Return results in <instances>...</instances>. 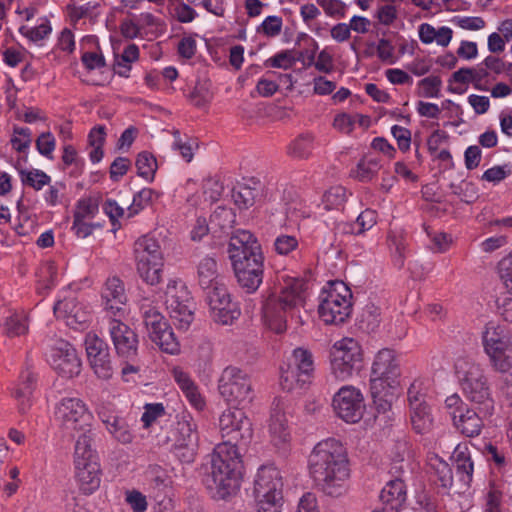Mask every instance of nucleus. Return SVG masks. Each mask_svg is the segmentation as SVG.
I'll use <instances>...</instances> for the list:
<instances>
[{
  "label": "nucleus",
  "instance_id": "obj_19",
  "mask_svg": "<svg viewBox=\"0 0 512 512\" xmlns=\"http://www.w3.org/2000/svg\"><path fill=\"white\" fill-rule=\"evenodd\" d=\"M229 259H245V253L257 257L263 255L261 244L249 230L237 229L230 236L227 249Z\"/></svg>",
  "mask_w": 512,
  "mask_h": 512
},
{
  "label": "nucleus",
  "instance_id": "obj_34",
  "mask_svg": "<svg viewBox=\"0 0 512 512\" xmlns=\"http://www.w3.org/2000/svg\"><path fill=\"white\" fill-rule=\"evenodd\" d=\"M314 149V136L311 133L298 135L288 146V154L294 158L307 159Z\"/></svg>",
  "mask_w": 512,
  "mask_h": 512
},
{
  "label": "nucleus",
  "instance_id": "obj_45",
  "mask_svg": "<svg viewBox=\"0 0 512 512\" xmlns=\"http://www.w3.org/2000/svg\"><path fill=\"white\" fill-rule=\"evenodd\" d=\"M493 368L501 373H506L512 367V357L507 354V350L489 351L485 350Z\"/></svg>",
  "mask_w": 512,
  "mask_h": 512
},
{
  "label": "nucleus",
  "instance_id": "obj_7",
  "mask_svg": "<svg viewBox=\"0 0 512 512\" xmlns=\"http://www.w3.org/2000/svg\"><path fill=\"white\" fill-rule=\"evenodd\" d=\"M218 390L231 406L246 407L254 398L250 376L236 366H227L218 380Z\"/></svg>",
  "mask_w": 512,
  "mask_h": 512
},
{
  "label": "nucleus",
  "instance_id": "obj_62",
  "mask_svg": "<svg viewBox=\"0 0 512 512\" xmlns=\"http://www.w3.org/2000/svg\"><path fill=\"white\" fill-rule=\"evenodd\" d=\"M298 246V240L294 236L280 235L274 241L275 251L280 255H288Z\"/></svg>",
  "mask_w": 512,
  "mask_h": 512
},
{
  "label": "nucleus",
  "instance_id": "obj_53",
  "mask_svg": "<svg viewBox=\"0 0 512 512\" xmlns=\"http://www.w3.org/2000/svg\"><path fill=\"white\" fill-rule=\"evenodd\" d=\"M388 244L392 251L393 264L398 269L404 266L405 245L402 239L396 236H388Z\"/></svg>",
  "mask_w": 512,
  "mask_h": 512
},
{
  "label": "nucleus",
  "instance_id": "obj_30",
  "mask_svg": "<svg viewBox=\"0 0 512 512\" xmlns=\"http://www.w3.org/2000/svg\"><path fill=\"white\" fill-rule=\"evenodd\" d=\"M79 433L75 443L74 464L81 465L90 462H98L97 452L92 448L94 438L92 429L81 430Z\"/></svg>",
  "mask_w": 512,
  "mask_h": 512
},
{
  "label": "nucleus",
  "instance_id": "obj_59",
  "mask_svg": "<svg viewBox=\"0 0 512 512\" xmlns=\"http://www.w3.org/2000/svg\"><path fill=\"white\" fill-rule=\"evenodd\" d=\"M377 222V213L372 209H365L356 219L357 233L363 234L371 229Z\"/></svg>",
  "mask_w": 512,
  "mask_h": 512
},
{
  "label": "nucleus",
  "instance_id": "obj_63",
  "mask_svg": "<svg viewBox=\"0 0 512 512\" xmlns=\"http://www.w3.org/2000/svg\"><path fill=\"white\" fill-rule=\"evenodd\" d=\"M391 133L397 140L398 148L402 152H407L411 145V131L405 127L394 125L391 128Z\"/></svg>",
  "mask_w": 512,
  "mask_h": 512
},
{
  "label": "nucleus",
  "instance_id": "obj_12",
  "mask_svg": "<svg viewBox=\"0 0 512 512\" xmlns=\"http://www.w3.org/2000/svg\"><path fill=\"white\" fill-rule=\"evenodd\" d=\"M332 406L337 416L347 423L359 422L365 411L361 391L350 385L339 389L333 397Z\"/></svg>",
  "mask_w": 512,
  "mask_h": 512
},
{
  "label": "nucleus",
  "instance_id": "obj_16",
  "mask_svg": "<svg viewBox=\"0 0 512 512\" xmlns=\"http://www.w3.org/2000/svg\"><path fill=\"white\" fill-rule=\"evenodd\" d=\"M250 263L240 259L230 260L239 286L247 293L255 292L263 281L264 255Z\"/></svg>",
  "mask_w": 512,
  "mask_h": 512
},
{
  "label": "nucleus",
  "instance_id": "obj_40",
  "mask_svg": "<svg viewBox=\"0 0 512 512\" xmlns=\"http://www.w3.org/2000/svg\"><path fill=\"white\" fill-rule=\"evenodd\" d=\"M80 312L81 307L73 298L58 301L54 306V314L57 319L78 320L80 317Z\"/></svg>",
  "mask_w": 512,
  "mask_h": 512
},
{
  "label": "nucleus",
  "instance_id": "obj_9",
  "mask_svg": "<svg viewBox=\"0 0 512 512\" xmlns=\"http://www.w3.org/2000/svg\"><path fill=\"white\" fill-rule=\"evenodd\" d=\"M292 359L293 364L280 368V385L286 391L306 387L314 376V359L311 351L296 348L293 350Z\"/></svg>",
  "mask_w": 512,
  "mask_h": 512
},
{
  "label": "nucleus",
  "instance_id": "obj_48",
  "mask_svg": "<svg viewBox=\"0 0 512 512\" xmlns=\"http://www.w3.org/2000/svg\"><path fill=\"white\" fill-rule=\"evenodd\" d=\"M269 430L271 434L278 437L282 441H286L289 433L287 432V424L285 415L280 411L271 414Z\"/></svg>",
  "mask_w": 512,
  "mask_h": 512
},
{
  "label": "nucleus",
  "instance_id": "obj_57",
  "mask_svg": "<svg viewBox=\"0 0 512 512\" xmlns=\"http://www.w3.org/2000/svg\"><path fill=\"white\" fill-rule=\"evenodd\" d=\"M131 162L127 157H117L111 163L109 169L110 179L113 182H118L130 169Z\"/></svg>",
  "mask_w": 512,
  "mask_h": 512
},
{
  "label": "nucleus",
  "instance_id": "obj_37",
  "mask_svg": "<svg viewBox=\"0 0 512 512\" xmlns=\"http://www.w3.org/2000/svg\"><path fill=\"white\" fill-rule=\"evenodd\" d=\"M178 436L175 441L183 442L184 444L198 445V432L196 424L190 416H183L177 423Z\"/></svg>",
  "mask_w": 512,
  "mask_h": 512
},
{
  "label": "nucleus",
  "instance_id": "obj_25",
  "mask_svg": "<svg viewBox=\"0 0 512 512\" xmlns=\"http://www.w3.org/2000/svg\"><path fill=\"white\" fill-rule=\"evenodd\" d=\"M450 414L456 429L466 437L478 436L484 426L483 418L486 417L480 413V410L476 411L468 407L462 409L460 414L455 412Z\"/></svg>",
  "mask_w": 512,
  "mask_h": 512
},
{
  "label": "nucleus",
  "instance_id": "obj_50",
  "mask_svg": "<svg viewBox=\"0 0 512 512\" xmlns=\"http://www.w3.org/2000/svg\"><path fill=\"white\" fill-rule=\"evenodd\" d=\"M449 187L454 195L463 196L461 200L467 204H471L478 199V190L473 182H466L464 187L451 183Z\"/></svg>",
  "mask_w": 512,
  "mask_h": 512
},
{
  "label": "nucleus",
  "instance_id": "obj_41",
  "mask_svg": "<svg viewBox=\"0 0 512 512\" xmlns=\"http://www.w3.org/2000/svg\"><path fill=\"white\" fill-rule=\"evenodd\" d=\"M347 201V190L343 186H333L323 195L326 210L341 209Z\"/></svg>",
  "mask_w": 512,
  "mask_h": 512
},
{
  "label": "nucleus",
  "instance_id": "obj_35",
  "mask_svg": "<svg viewBox=\"0 0 512 512\" xmlns=\"http://www.w3.org/2000/svg\"><path fill=\"white\" fill-rule=\"evenodd\" d=\"M21 182L25 186H29L36 191L41 190L44 186L49 185L51 177L42 170L33 169L28 171L24 168L18 169Z\"/></svg>",
  "mask_w": 512,
  "mask_h": 512
},
{
  "label": "nucleus",
  "instance_id": "obj_43",
  "mask_svg": "<svg viewBox=\"0 0 512 512\" xmlns=\"http://www.w3.org/2000/svg\"><path fill=\"white\" fill-rule=\"evenodd\" d=\"M234 222L235 213L230 208L219 206L210 216V225L212 227L217 226L221 230L232 227Z\"/></svg>",
  "mask_w": 512,
  "mask_h": 512
},
{
  "label": "nucleus",
  "instance_id": "obj_29",
  "mask_svg": "<svg viewBox=\"0 0 512 512\" xmlns=\"http://www.w3.org/2000/svg\"><path fill=\"white\" fill-rule=\"evenodd\" d=\"M76 479L80 490L84 494H92L100 486V465L99 462H90L75 465Z\"/></svg>",
  "mask_w": 512,
  "mask_h": 512
},
{
  "label": "nucleus",
  "instance_id": "obj_64",
  "mask_svg": "<svg viewBox=\"0 0 512 512\" xmlns=\"http://www.w3.org/2000/svg\"><path fill=\"white\" fill-rule=\"evenodd\" d=\"M125 500L133 512H146L148 504L146 497L141 492L127 491Z\"/></svg>",
  "mask_w": 512,
  "mask_h": 512
},
{
  "label": "nucleus",
  "instance_id": "obj_8",
  "mask_svg": "<svg viewBox=\"0 0 512 512\" xmlns=\"http://www.w3.org/2000/svg\"><path fill=\"white\" fill-rule=\"evenodd\" d=\"M137 272L149 285H157L161 281L163 253L159 242L152 237L142 236L134 244Z\"/></svg>",
  "mask_w": 512,
  "mask_h": 512
},
{
  "label": "nucleus",
  "instance_id": "obj_14",
  "mask_svg": "<svg viewBox=\"0 0 512 512\" xmlns=\"http://www.w3.org/2000/svg\"><path fill=\"white\" fill-rule=\"evenodd\" d=\"M84 344L87 359L96 376L104 380L110 379L113 365L108 344L94 333L86 334Z\"/></svg>",
  "mask_w": 512,
  "mask_h": 512
},
{
  "label": "nucleus",
  "instance_id": "obj_18",
  "mask_svg": "<svg viewBox=\"0 0 512 512\" xmlns=\"http://www.w3.org/2000/svg\"><path fill=\"white\" fill-rule=\"evenodd\" d=\"M206 299L213 317H218L222 320H237L241 315L238 304L231 300L224 284L214 286L207 293Z\"/></svg>",
  "mask_w": 512,
  "mask_h": 512
},
{
  "label": "nucleus",
  "instance_id": "obj_39",
  "mask_svg": "<svg viewBox=\"0 0 512 512\" xmlns=\"http://www.w3.org/2000/svg\"><path fill=\"white\" fill-rule=\"evenodd\" d=\"M160 194L151 188H143L133 196V201L128 207L129 216L132 217L138 214L145 207L152 204L154 199H157Z\"/></svg>",
  "mask_w": 512,
  "mask_h": 512
},
{
  "label": "nucleus",
  "instance_id": "obj_42",
  "mask_svg": "<svg viewBox=\"0 0 512 512\" xmlns=\"http://www.w3.org/2000/svg\"><path fill=\"white\" fill-rule=\"evenodd\" d=\"M98 212V202L97 200L87 197L81 198L77 201L75 210L73 213V220H75V224H78L80 220H84L85 218H93Z\"/></svg>",
  "mask_w": 512,
  "mask_h": 512
},
{
  "label": "nucleus",
  "instance_id": "obj_1",
  "mask_svg": "<svg viewBox=\"0 0 512 512\" xmlns=\"http://www.w3.org/2000/svg\"><path fill=\"white\" fill-rule=\"evenodd\" d=\"M308 468L326 495L337 497L342 494L350 468L346 449L340 441L328 438L317 443L309 455Z\"/></svg>",
  "mask_w": 512,
  "mask_h": 512
},
{
  "label": "nucleus",
  "instance_id": "obj_52",
  "mask_svg": "<svg viewBox=\"0 0 512 512\" xmlns=\"http://www.w3.org/2000/svg\"><path fill=\"white\" fill-rule=\"evenodd\" d=\"M140 316L145 320L149 318H159V320H164L165 317L161 312L162 306L154 301L144 298L138 304Z\"/></svg>",
  "mask_w": 512,
  "mask_h": 512
},
{
  "label": "nucleus",
  "instance_id": "obj_60",
  "mask_svg": "<svg viewBox=\"0 0 512 512\" xmlns=\"http://www.w3.org/2000/svg\"><path fill=\"white\" fill-rule=\"evenodd\" d=\"M317 4L323 8L329 16L344 17L346 13V4L341 0H316Z\"/></svg>",
  "mask_w": 512,
  "mask_h": 512
},
{
  "label": "nucleus",
  "instance_id": "obj_23",
  "mask_svg": "<svg viewBox=\"0 0 512 512\" xmlns=\"http://www.w3.org/2000/svg\"><path fill=\"white\" fill-rule=\"evenodd\" d=\"M338 295L327 293L318 305L319 317L323 320H346L352 312V302Z\"/></svg>",
  "mask_w": 512,
  "mask_h": 512
},
{
  "label": "nucleus",
  "instance_id": "obj_22",
  "mask_svg": "<svg viewBox=\"0 0 512 512\" xmlns=\"http://www.w3.org/2000/svg\"><path fill=\"white\" fill-rule=\"evenodd\" d=\"M102 299L104 309L111 313V317H123V307L113 305L112 303L116 302V304L126 305L127 296L125 294L123 281L120 278L114 276L107 279L102 291Z\"/></svg>",
  "mask_w": 512,
  "mask_h": 512
},
{
  "label": "nucleus",
  "instance_id": "obj_61",
  "mask_svg": "<svg viewBox=\"0 0 512 512\" xmlns=\"http://www.w3.org/2000/svg\"><path fill=\"white\" fill-rule=\"evenodd\" d=\"M144 409L145 411L141 417L144 427H149L157 418L165 414V408L162 403L146 404Z\"/></svg>",
  "mask_w": 512,
  "mask_h": 512
},
{
  "label": "nucleus",
  "instance_id": "obj_33",
  "mask_svg": "<svg viewBox=\"0 0 512 512\" xmlns=\"http://www.w3.org/2000/svg\"><path fill=\"white\" fill-rule=\"evenodd\" d=\"M20 382L13 394L16 399L21 400L20 411L24 413L29 406V399L36 386L35 375L30 370H25L20 374Z\"/></svg>",
  "mask_w": 512,
  "mask_h": 512
},
{
  "label": "nucleus",
  "instance_id": "obj_11",
  "mask_svg": "<svg viewBox=\"0 0 512 512\" xmlns=\"http://www.w3.org/2000/svg\"><path fill=\"white\" fill-rule=\"evenodd\" d=\"M55 418L66 430L79 432L91 428L92 414L80 398H63L55 408Z\"/></svg>",
  "mask_w": 512,
  "mask_h": 512
},
{
  "label": "nucleus",
  "instance_id": "obj_51",
  "mask_svg": "<svg viewBox=\"0 0 512 512\" xmlns=\"http://www.w3.org/2000/svg\"><path fill=\"white\" fill-rule=\"evenodd\" d=\"M296 62L290 50H284L265 61L267 67L290 69Z\"/></svg>",
  "mask_w": 512,
  "mask_h": 512
},
{
  "label": "nucleus",
  "instance_id": "obj_3",
  "mask_svg": "<svg viewBox=\"0 0 512 512\" xmlns=\"http://www.w3.org/2000/svg\"><path fill=\"white\" fill-rule=\"evenodd\" d=\"M401 368L395 352L384 348L372 363L370 393L376 410L385 413L391 408L400 387Z\"/></svg>",
  "mask_w": 512,
  "mask_h": 512
},
{
  "label": "nucleus",
  "instance_id": "obj_56",
  "mask_svg": "<svg viewBox=\"0 0 512 512\" xmlns=\"http://www.w3.org/2000/svg\"><path fill=\"white\" fill-rule=\"evenodd\" d=\"M198 445L184 444L175 441L173 452L182 463H192L196 456Z\"/></svg>",
  "mask_w": 512,
  "mask_h": 512
},
{
  "label": "nucleus",
  "instance_id": "obj_28",
  "mask_svg": "<svg viewBox=\"0 0 512 512\" xmlns=\"http://www.w3.org/2000/svg\"><path fill=\"white\" fill-rule=\"evenodd\" d=\"M261 182L258 179L251 178L245 183H238L232 189V198L235 205L246 210L252 207L261 196Z\"/></svg>",
  "mask_w": 512,
  "mask_h": 512
},
{
  "label": "nucleus",
  "instance_id": "obj_36",
  "mask_svg": "<svg viewBox=\"0 0 512 512\" xmlns=\"http://www.w3.org/2000/svg\"><path fill=\"white\" fill-rule=\"evenodd\" d=\"M135 166L138 176L152 181L157 171V160L154 155L148 151H142L137 155Z\"/></svg>",
  "mask_w": 512,
  "mask_h": 512
},
{
  "label": "nucleus",
  "instance_id": "obj_32",
  "mask_svg": "<svg viewBox=\"0 0 512 512\" xmlns=\"http://www.w3.org/2000/svg\"><path fill=\"white\" fill-rule=\"evenodd\" d=\"M99 415L102 419V422L106 425L108 431L117 441L123 444L132 442L133 434L125 419L116 415H110L107 417H105V415L102 413H99Z\"/></svg>",
  "mask_w": 512,
  "mask_h": 512
},
{
  "label": "nucleus",
  "instance_id": "obj_24",
  "mask_svg": "<svg viewBox=\"0 0 512 512\" xmlns=\"http://www.w3.org/2000/svg\"><path fill=\"white\" fill-rule=\"evenodd\" d=\"M145 323L151 340L159 346L161 351L172 355L179 352L180 345L169 322H151L150 326L148 322Z\"/></svg>",
  "mask_w": 512,
  "mask_h": 512
},
{
  "label": "nucleus",
  "instance_id": "obj_13",
  "mask_svg": "<svg viewBox=\"0 0 512 512\" xmlns=\"http://www.w3.org/2000/svg\"><path fill=\"white\" fill-rule=\"evenodd\" d=\"M422 382L414 381L407 392L410 406L411 424L416 433L425 434L432 428L433 418L426 393L422 391Z\"/></svg>",
  "mask_w": 512,
  "mask_h": 512
},
{
  "label": "nucleus",
  "instance_id": "obj_26",
  "mask_svg": "<svg viewBox=\"0 0 512 512\" xmlns=\"http://www.w3.org/2000/svg\"><path fill=\"white\" fill-rule=\"evenodd\" d=\"M379 498L384 504V508L373 512H398L406 501L404 482L401 479L390 480L381 490Z\"/></svg>",
  "mask_w": 512,
  "mask_h": 512
},
{
  "label": "nucleus",
  "instance_id": "obj_55",
  "mask_svg": "<svg viewBox=\"0 0 512 512\" xmlns=\"http://www.w3.org/2000/svg\"><path fill=\"white\" fill-rule=\"evenodd\" d=\"M283 21L279 16H268L262 24L257 28L258 33H262L267 37H275L280 34Z\"/></svg>",
  "mask_w": 512,
  "mask_h": 512
},
{
  "label": "nucleus",
  "instance_id": "obj_27",
  "mask_svg": "<svg viewBox=\"0 0 512 512\" xmlns=\"http://www.w3.org/2000/svg\"><path fill=\"white\" fill-rule=\"evenodd\" d=\"M511 342V334L507 327L500 322H488L483 333L484 350H508Z\"/></svg>",
  "mask_w": 512,
  "mask_h": 512
},
{
  "label": "nucleus",
  "instance_id": "obj_31",
  "mask_svg": "<svg viewBox=\"0 0 512 512\" xmlns=\"http://www.w3.org/2000/svg\"><path fill=\"white\" fill-rule=\"evenodd\" d=\"M198 281L203 289H213L224 284L218 274L217 262L212 257L203 258L198 265Z\"/></svg>",
  "mask_w": 512,
  "mask_h": 512
},
{
  "label": "nucleus",
  "instance_id": "obj_47",
  "mask_svg": "<svg viewBox=\"0 0 512 512\" xmlns=\"http://www.w3.org/2000/svg\"><path fill=\"white\" fill-rule=\"evenodd\" d=\"M442 80L439 76H428L419 81V86L422 87V92H419V96L426 98H438L440 97V88Z\"/></svg>",
  "mask_w": 512,
  "mask_h": 512
},
{
  "label": "nucleus",
  "instance_id": "obj_4",
  "mask_svg": "<svg viewBox=\"0 0 512 512\" xmlns=\"http://www.w3.org/2000/svg\"><path fill=\"white\" fill-rule=\"evenodd\" d=\"M330 373L339 381H347L363 368V351L353 338L336 341L329 350Z\"/></svg>",
  "mask_w": 512,
  "mask_h": 512
},
{
  "label": "nucleus",
  "instance_id": "obj_58",
  "mask_svg": "<svg viewBox=\"0 0 512 512\" xmlns=\"http://www.w3.org/2000/svg\"><path fill=\"white\" fill-rule=\"evenodd\" d=\"M258 512H280L282 495H268L267 497H255Z\"/></svg>",
  "mask_w": 512,
  "mask_h": 512
},
{
  "label": "nucleus",
  "instance_id": "obj_21",
  "mask_svg": "<svg viewBox=\"0 0 512 512\" xmlns=\"http://www.w3.org/2000/svg\"><path fill=\"white\" fill-rule=\"evenodd\" d=\"M283 484L280 472L272 466H262L258 469L254 481L255 497H267L268 495H282Z\"/></svg>",
  "mask_w": 512,
  "mask_h": 512
},
{
  "label": "nucleus",
  "instance_id": "obj_2",
  "mask_svg": "<svg viewBox=\"0 0 512 512\" xmlns=\"http://www.w3.org/2000/svg\"><path fill=\"white\" fill-rule=\"evenodd\" d=\"M242 469L240 452L228 451L226 446H215L210 471L203 480L212 498L226 500L235 495L240 488Z\"/></svg>",
  "mask_w": 512,
  "mask_h": 512
},
{
  "label": "nucleus",
  "instance_id": "obj_20",
  "mask_svg": "<svg viewBox=\"0 0 512 512\" xmlns=\"http://www.w3.org/2000/svg\"><path fill=\"white\" fill-rule=\"evenodd\" d=\"M175 293L169 289L167 292L166 310L169 316L174 320H185L193 317L196 310V302L187 290L186 286L181 285L179 289L173 288Z\"/></svg>",
  "mask_w": 512,
  "mask_h": 512
},
{
  "label": "nucleus",
  "instance_id": "obj_49",
  "mask_svg": "<svg viewBox=\"0 0 512 512\" xmlns=\"http://www.w3.org/2000/svg\"><path fill=\"white\" fill-rule=\"evenodd\" d=\"M94 135H97L98 145L93 147L92 151L89 153V157L93 163H97V162L101 161V159L103 158V155H104L103 145H104L105 136H106L105 127L99 125V126L92 128V130L89 133V138L93 139Z\"/></svg>",
  "mask_w": 512,
  "mask_h": 512
},
{
  "label": "nucleus",
  "instance_id": "obj_15",
  "mask_svg": "<svg viewBox=\"0 0 512 512\" xmlns=\"http://www.w3.org/2000/svg\"><path fill=\"white\" fill-rule=\"evenodd\" d=\"M50 363L58 375L71 379L78 376L82 369V361L77 350L66 341H60L51 350Z\"/></svg>",
  "mask_w": 512,
  "mask_h": 512
},
{
  "label": "nucleus",
  "instance_id": "obj_46",
  "mask_svg": "<svg viewBox=\"0 0 512 512\" xmlns=\"http://www.w3.org/2000/svg\"><path fill=\"white\" fill-rule=\"evenodd\" d=\"M497 273L507 292L512 295V251L498 262Z\"/></svg>",
  "mask_w": 512,
  "mask_h": 512
},
{
  "label": "nucleus",
  "instance_id": "obj_10",
  "mask_svg": "<svg viewBox=\"0 0 512 512\" xmlns=\"http://www.w3.org/2000/svg\"><path fill=\"white\" fill-rule=\"evenodd\" d=\"M462 391L466 398L477 405L484 416H489L494 410V401L483 370L477 364H471L460 380Z\"/></svg>",
  "mask_w": 512,
  "mask_h": 512
},
{
  "label": "nucleus",
  "instance_id": "obj_17",
  "mask_svg": "<svg viewBox=\"0 0 512 512\" xmlns=\"http://www.w3.org/2000/svg\"><path fill=\"white\" fill-rule=\"evenodd\" d=\"M110 329V335L119 357L134 362L138 355V335L125 322H116Z\"/></svg>",
  "mask_w": 512,
  "mask_h": 512
},
{
  "label": "nucleus",
  "instance_id": "obj_44",
  "mask_svg": "<svg viewBox=\"0 0 512 512\" xmlns=\"http://www.w3.org/2000/svg\"><path fill=\"white\" fill-rule=\"evenodd\" d=\"M380 167V161L376 158L361 159L357 165V178L362 182L370 181Z\"/></svg>",
  "mask_w": 512,
  "mask_h": 512
},
{
  "label": "nucleus",
  "instance_id": "obj_38",
  "mask_svg": "<svg viewBox=\"0 0 512 512\" xmlns=\"http://www.w3.org/2000/svg\"><path fill=\"white\" fill-rule=\"evenodd\" d=\"M213 94L210 91L208 80H197L192 91L188 95L189 101L197 108L206 107L212 100Z\"/></svg>",
  "mask_w": 512,
  "mask_h": 512
},
{
  "label": "nucleus",
  "instance_id": "obj_6",
  "mask_svg": "<svg viewBox=\"0 0 512 512\" xmlns=\"http://www.w3.org/2000/svg\"><path fill=\"white\" fill-rule=\"evenodd\" d=\"M306 289V282L302 279H293L282 290L281 295H272L264 302L262 310L264 320H287L301 316L299 306L303 302L302 294Z\"/></svg>",
  "mask_w": 512,
  "mask_h": 512
},
{
  "label": "nucleus",
  "instance_id": "obj_5",
  "mask_svg": "<svg viewBox=\"0 0 512 512\" xmlns=\"http://www.w3.org/2000/svg\"><path fill=\"white\" fill-rule=\"evenodd\" d=\"M219 430L222 442L217 446H226L228 451L240 452L251 441L252 423L242 407L232 406L219 417Z\"/></svg>",
  "mask_w": 512,
  "mask_h": 512
},
{
  "label": "nucleus",
  "instance_id": "obj_54",
  "mask_svg": "<svg viewBox=\"0 0 512 512\" xmlns=\"http://www.w3.org/2000/svg\"><path fill=\"white\" fill-rule=\"evenodd\" d=\"M55 145V137L51 132H43L36 139V148L38 152L48 159H53Z\"/></svg>",
  "mask_w": 512,
  "mask_h": 512
}]
</instances>
